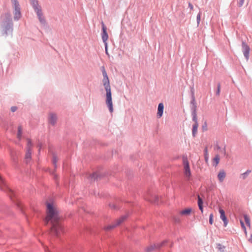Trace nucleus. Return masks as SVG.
Listing matches in <instances>:
<instances>
[{
    "mask_svg": "<svg viewBox=\"0 0 252 252\" xmlns=\"http://www.w3.org/2000/svg\"><path fill=\"white\" fill-rule=\"evenodd\" d=\"M47 216L45 221L48 223L50 221L52 224V233L56 236H59L63 232V228L60 220L62 217L60 216L59 210L56 204L54 202H47L46 203Z\"/></svg>",
    "mask_w": 252,
    "mask_h": 252,
    "instance_id": "nucleus-1",
    "label": "nucleus"
},
{
    "mask_svg": "<svg viewBox=\"0 0 252 252\" xmlns=\"http://www.w3.org/2000/svg\"><path fill=\"white\" fill-rule=\"evenodd\" d=\"M102 74L103 76V79L102 80L103 84L106 92V103L108 107L109 111L112 113L113 112V105L111 86L110 85V82L106 71L104 68L102 70Z\"/></svg>",
    "mask_w": 252,
    "mask_h": 252,
    "instance_id": "nucleus-2",
    "label": "nucleus"
},
{
    "mask_svg": "<svg viewBox=\"0 0 252 252\" xmlns=\"http://www.w3.org/2000/svg\"><path fill=\"white\" fill-rule=\"evenodd\" d=\"M31 1V3L35 10L37 15L38 16L39 20L40 21V23L42 24H44L45 22L44 18L42 15L41 8L40 6H38L37 1L36 0H30Z\"/></svg>",
    "mask_w": 252,
    "mask_h": 252,
    "instance_id": "nucleus-3",
    "label": "nucleus"
},
{
    "mask_svg": "<svg viewBox=\"0 0 252 252\" xmlns=\"http://www.w3.org/2000/svg\"><path fill=\"white\" fill-rule=\"evenodd\" d=\"M183 164L184 167V174L185 177L189 180L191 177V174L189 167V162L187 158H184L183 160Z\"/></svg>",
    "mask_w": 252,
    "mask_h": 252,
    "instance_id": "nucleus-4",
    "label": "nucleus"
},
{
    "mask_svg": "<svg viewBox=\"0 0 252 252\" xmlns=\"http://www.w3.org/2000/svg\"><path fill=\"white\" fill-rule=\"evenodd\" d=\"M126 217H127L126 216H123L121 217L116 221L115 223L105 226L104 227V229L106 230H110L114 228L116 226L121 224L125 220H126Z\"/></svg>",
    "mask_w": 252,
    "mask_h": 252,
    "instance_id": "nucleus-5",
    "label": "nucleus"
},
{
    "mask_svg": "<svg viewBox=\"0 0 252 252\" xmlns=\"http://www.w3.org/2000/svg\"><path fill=\"white\" fill-rule=\"evenodd\" d=\"M11 1L14 7V18L18 20L21 16L19 3L17 0H11Z\"/></svg>",
    "mask_w": 252,
    "mask_h": 252,
    "instance_id": "nucleus-6",
    "label": "nucleus"
},
{
    "mask_svg": "<svg viewBox=\"0 0 252 252\" xmlns=\"http://www.w3.org/2000/svg\"><path fill=\"white\" fill-rule=\"evenodd\" d=\"M32 146L31 141L30 139L27 140V152L25 155L26 162L28 163L31 158V148Z\"/></svg>",
    "mask_w": 252,
    "mask_h": 252,
    "instance_id": "nucleus-7",
    "label": "nucleus"
},
{
    "mask_svg": "<svg viewBox=\"0 0 252 252\" xmlns=\"http://www.w3.org/2000/svg\"><path fill=\"white\" fill-rule=\"evenodd\" d=\"M102 33L101 34L102 36V39L104 43L105 44L106 43H107V41L108 39V35L107 32V28L103 23V22H102Z\"/></svg>",
    "mask_w": 252,
    "mask_h": 252,
    "instance_id": "nucleus-8",
    "label": "nucleus"
},
{
    "mask_svg": "<svg viewBox=\"0 0 252 252\" xmlns=\"http://www.w3.org/2000/svg\"><path fill=\"white\" fill-rule=\"evenodd\" d=\"M1 21L3 26L6 24L10 26L11 25V21L10 19V15L9 14H5L1 17Z\"/></svg>",
    "mask_w": 252,
    "mask_h": 252,
    "instance_id": "nucleus-9",
    "label": "nucleus"
},
{
    "mask_svg": "<svg viewBox=\"0 0 252 252\" xmlns=\"http://www.w3.org/2000/svg\"><path fill=\"white\" fill-rule=\"evenodd\" d=\"M242 49L244 55L246 58L247 60H248L249 57L250 48L245 43L243 42Z\"/></svg>",
    "mask_w": 252,
    "mask_h": 252,
    "instance_id": "nucleus-10",
    "label": "nucleus"
},
{
    "mask_svg": "<svg viewBox=\"0 0 252 252\" xmlns=\"http://www.w3.org/2000/svg\"><path fill=\"white\" fill-rule=\"evenodd\" d=\"M219 212L220 213V218L223 220L224 222V226H226L227 224V218L225 215L224 211L220 208L219 209Z\"/></svg>",
    "mask_w": 252,
    "mask_h": 252,
    "instance_id": "nucleus-11",
    "label": "nucleus"
},
{
    "mask_svg": "<svg viewBox=\"0 0 252 252\" xmlns=\"http://www.w3.org/2000/svg\"><path fill=\"white\" fill-rule=\"evenodd\" d=\"M57 120V116L53 113H50L49 116V122L52 125H55Z\"/></svg>",
    "mask_w": 252,
    "mask_h": 252,
    "instance_id": "nucleus-12",
    "label": "nucleus"
},
{
    "mask_svg": "<svg viewBox=\"0 0 252 252\" xmlns=\"http://www.w3.org/2000/svg\"><path fill=\"white\" fill-rule=\"evenodd\" d=\"M163 109H164L163 104L162 103H159L158 106V113H157V117L158 118H160L162 117V116L163 115Z\"/></svg>",
    "mask_w": 252,
    "mask_h": 252,
    "instance_id": "nucleus-13",
    "label": "nucleus"
},
{
    "mask_svg": "<svg viewBox=\"0 0 252 252\" xmlns=\"http://www.w3.org/2000/svg\"><path fill=\"white\" fill-rule=\"evenodd\" d=\"M226 177V173L223 170H221L220 171L218 175V178L220 182H222Z\"/></svg>",
    "mask_w": 252,
    "mask_h": 252,
    "instance_id": "nucleus-14",
    "label": "nucleus"
},
{
    "mask_svg": "<svg viewBox=\"0 0 252 252\" xmlns=\"http://www.w3.org/2000/svg\"><path fill=\"white\" fill-rule=\"evenodd\" d=\"M220 158L219 155H216L214 158L213 159V165L217 166L219 163Z\"/></svg>",
    "mask_w": 252,
    "mask_h": 252,
    "instance_id": "nucleus-15",
    "label": "nucleus"
},
{
    "mask_svg": "<svg viewBox=\"0 0 252 252\" xmlns=\"http://www.w3.org/2000/svg\"><path fill=\"white\" fill-rule=\"evenodd\" d=\"M198 207L199 208V209L200 210V211L202 213L203 211V201H202V199L200 198V197L199 195L198 196Z\"/></svg>",
    "mask_w": 252,
    "mask_h": 252,
    "instance_id": "nucleus-16",
    "label": "nucleus"
},
{
    "mask_svg": "<svg viewBox=\"0 0 252 252\" xmlns=\"http://www.w3.org/2000/svg\"><path fill=\"white\" fill-rule=\"evenodd\" d=\"M198 126V123H196L192 126V135L194 137L197 133Z\"/></svg>",
    "mask_w": 252,
    "mask_h": 252,
    "instance_id": "nucleus-17",
    "label": "nucleus"
},
{
    "mask_svg": "<svg viewBox=\"0 0 252 252\" xmlns=\"http://www.w3.org/2000/svg\"><path fill=\"white\" fill-rule=\"evenodd\" d=\"M191 212V209L190 208H187L183 211H182L180 214L182 215H189Z\"/></svg>",
    "mask_w": 252,
    "mask_h": 252,
    "instance_id": "nucleus-18",
    "label": "nucleus"
},
{
    "mask_svg": "<svg viewBox=\"0 0 252 252\" xmlns=\"http://www.w3.org/2000/svg\"><path fill=\"white\" fill-rule=\"evenodd\" d=\"M22 128L21 126H18V133H17V137L18 138L20 139L22 136Z\"/></svg>",
    "mask_w": 252,
    "mask_h": 252,
    "instance_id": "nucleus-19",
    "label": "nucleus"
},
{
    "mask_svg": "<svg viewBox=\"0 0 252 252\" xmlns=\"http://www.w3.org/2000/svg\"><path fill=\"white\" fill-rule=\"evenodd\" d=\"M205 160L206 163L208 162L209 156H208V154L207 152V148H205Z\"/></svg>",
    "mask_w": 252,
    "mask_h": 252,
    "instance_id": "nucleus-20",
    "label": "nucleus"
},
{
    "mask_svg": "<svg viewBox=\"0 0 252 252\" xmlns=\"http://www.w3.org/2000/svg\"><path fill=\"white\" fill-rule=\"evenodd\" d=\"M244 218H245V222L246 223V224L249 226H250V219L249 218H248V217L247 216H244Z\"/></svg>",
    "mask_w": 252,
    "mask_h": 252,
    "instance_id": "nucleus-21",
    "label": "nucleus"
},
{
    "mask_svg": "<svg viewBox=\"0 0 252 252\" xmlns=\"http://www.w3.org/2000/svg\"><path fill=\"white\" fill-rule=\"evenodd\" d=\"M197 25H198L200 23V20H201V13L199 12L197 15Z\"/></svg>",
    "mask_w": 252,
    "mask_h": 252,
    "instance_id": "nucleus-22",
    "label": "nucleus"
},
{
    "mask_svg": "<svg viewBox=\"0 0 252 252\" xmlns=\"http://www.w3.org/2000/svg\"><path fill=\"white\" fill-rule=\"evenodd\" d=\"M209 223L210 224H212L213 223V214H211L209 217Z\"/></svg>",
    "mask_w": 252,
    "mask_h": 252,
    "instance_id": "nucleus-23",
    "label": "nucleus"
},
{
    "mask_svg": "<svg viewBox=\"0 0 252 252\" xmlns=\"http://www.w3.org/2000/svg\"><path fill=\"white\" fill-rule=\"evenodd\" d=\"M251 172V171L250 170H247L246 172H245L244 173H243L242 174V176H243V179H245L247 176H248V175Z\"/></svg>",
    "mask_w": 252,
    "mask_h": 252,
    "instance_id": "nucleus-24",
    "label": "nucleus"
},
{
    "mask_svg": "<svg viewBox=\"0 0 252 252\" xmlns=\"http://www.w3.org/2000/svg\"><path fill=\"white\" fill-rule=\"evenodd\" d=\"M240 223H241V225L242 227L244 230L245 233H247L246 228V227H245V226L244 225V223L243 221H242V220H240Z\"/></svg>",
    "mask_w": 252,
    "mask_h": 252,
    "instance_id": "nucleus-25",
    "label": "nucleus"
},
{
    "mask_svg": "<svg viewBox=\"0 0 252 252\" xmlns=\"http://www.w3.org/2000/svg\"><path fill=\"white\" fill-rule=\"evenodd\" d=\"M57 161H58L57 158L55 156H54L53 158V162L54 164L55 165L56 164Z\"/></svg>",
    "mask_w": 252,
    "mask_h": 252,
    "instance_id": "nucleus-26",
    "label": "nucleus"
},
{
    "mask_svg": "<svg viewBox=\"0 0 252 252\" xmlns=\"http://www.w3.org/2000/svg\"><path fill=\"white\" fill-rule=\"evenodd\" d=\"M202 129L204 131L207 130V125L206 123H205L202 126Z\"/></svg>",
    "mask_w": 252,
    "mask_h": 252,
    "instance_id": "nucleus-27",
    "label": "nucleus"
},
{
    "mask_svg": "<svg viewBox=\"0 0 252 252\" xmlns=\"http://www.w3.org/2000/svg\"><path fill=\"white\" fill-rule=\"evenodd\" d=\"M244 0H239V2L238 3V6L239 7H241L243 5L244 2Z\"/></svg>",
    "mask_w": 252,
    "mask_h": 252,
    "instance_id": "nucleus-28",
    "label": "nucleus"
},
{
    "mask_svg": "<svg viewBox=\"0 0 252 252\" xmlns=\"http://www.w3.org/2000/svg\"><path fill=\"white\" fill-rule=\"evenodd\" d=\"M192 120L194 122V124H196V123H197V117H196L195 114L194 115L193 118H192Z\"/></svg>",
    "mask_w": 252,
    "mask_h": 252,
    "instance_id": "nucleus-29",
    "label": "nucleus"
},
{
    "mask_svg": "<svg viewBox=\"0 0 252 252\" xmlns=\"http://www.w3.org/2000/svg\"><path fill=\"white\" fill-rule=\"evenodd\" d=\"M105 52H106V54L108 55V44L107 43H106L105 44Z\"/></svg>",
    "mask_w": 252,
    "mask_h": 252,
    "instance_id": "nucleus-30",
    "label": "nucleus"
},
{
    "mask_svg": "<svg viewBox=\"0 0 252 252\" xmlns=\"http://www.w3.org/2000/svg\"><path fill=\"white\" fill-rule=\"evenodd\" d=\"M189 6L190 8V10H192L193 9V5L190 2L189 3Z\"/></svg>",
    "mask_w": 252,
    "mask_h": 252,
    "instance_id": "nucleus-31",
    "label": "nucleus"
},
{
    "mask_svg": "<svg viewBox=\"0 0 252 252\" xmlns=\"http://www.w3.org/2000/svg\"><path fill=\"white\" fill-rule=\"evenodd\" d=\"M17 109V108L16 107H12L11 108V110L12 112H15Z\"/></svg>",
    "mask_w": 252,
    "mask_h": 252,
    "instance_id": "nucleus-32",
    "label": "nucleus"
},
{
    "mask_svg": "<svg viewBox=\"0 0 252 252\" xmlns=\"http://www.w3.org/2000/svg\"><path fill=\"white\" fill-rule=\"evenodd\" d=\"M220 92V86L219 85L218 88L217 93L218 94H219Z\"/></svg>",
    "mask_w": 252,
    "mask_h": 252,
    "instance_id": "nucleus-33",
    "label": "nucleus"
},
{
    "mask_svg": "<svg viewBox=\"0 0 252 252\" xmlns=\"http://www.w3.org/2000/svg\"><path fill=\"white\" fill-rule=\"evenodd\" d=\"M145 199H146V200H148V201H149L150 202H153V201L152 199L149 198L148 197H145Z\"/></svg>",
    "mask_w": 252,
    "mask_h": 252,
    "instance_id": "nucleus-34",
    "label": "nucleus"
},
{
    "mask_svg": "<svg viewBox=\"0 0 252 252\" xmlns=\"http://www.w3.org/2000/svg\"><path fill=\"white\" fill-rule=\"evenodd\" d=\"M250 241L252 243V235H251V236Z\"/></svg>",
    "mask_w": 252,
    "mask_h": 252,
    "instance_id": "nucleus-35",
    "label": "nucleus"
},
{
    "mask_svg": "<svg viewBox=\"0 0 252 252\" xmlns=\"http://www.w3.org/2000/svg\"><path fill=\"white\" fill-rule=\"evenodd\" d=\"M217 148L218 149H220V147H219V146H217Z\"/></svg>",
    "mask_w": 252,
    "mask_h": 252,
    "instance_id": "nucleus-36",
    "label": "nucleus"
}]
</instances>
